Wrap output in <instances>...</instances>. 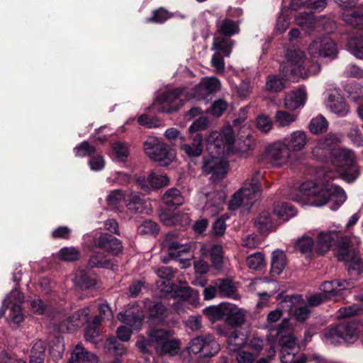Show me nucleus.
Wrapping results in <instances>:
<instances>
[{
  "label": "nucleus",
  "mask_w": 363,
  "mask_h": 363,
  "mask_svg": "<svg viewBox=\"0 0 363 363\" xmlns=\"http://www.w3.org/2000/svg\"><path fill=\"white\" fill-rule=\"evenodd\" d=\"M328 127V123L323 116H318L313 118L309 125L308 128L313 134H320L325 132Z\"/></svg>",
  "instance_id": "de8ad7c7"
},
{
  "label": "nucleus",
  "mask_w": 363,
  "mask_h": 363,
  "mask_svg": "<svg viewBox=\"0 0 363 363\" xmlns=\"http://www.w3.org/2000/svg\"><path fill=\"white\" fill-rule=\"evenodd\" d=\"M96 356L86 350L82 344H77L73 349L69 363H97Z\"/></svg>",
  "instance_id": "a878e982"
},
{
  "label": "nucleus",
  "mask_w": 363,
  "mask_h": 363,
  "mask_svg": "<svg viewBox=\"0 0 363 363\" xmlns=\"http://www.w3.org/2000/svg\"><path fill=\"white\" fill-rule=\"evenodd\" d=\"M296 114L282 110L277 111L274 116L275 122L280 127L289 126L296 121Z\"/></svg>",
  "instance_id": "a18cd8bd"
},
{
  "label": "nucleus",
  "mask_w": 363,
  "mask_h": 363,
  "mask_svg": "<svg viewBox=\"0 0 363 363\" xmlns=\"http://www.w3.org/2000/svg\"><path fill=\"white\" fill-rule=\"evenodd\" d=\"M150 342L155 345L157 350H159L160 346L169 337V333L162 329L151 330L148 333Z\"/></svg>",
  "instance_id": "49530a36"
},
{
  "label": "nucleus",
  "mask_w": 363,
  "mask_h": 363,
  "mask_svg": "<svg viewBox=\"0 0 363 363\" xmlns=\"http://www.w3.org/2000/svg\"><path fill=\"white\" fill-rule=\"evenodd\" d=\"M125 202L128 210L133 213H142L145 210L143 199L138 192L125 195Z\"/></svg>",
  "instance_id": "7c9ffc66"
},
{
  "label": "nucleus",
  "mask_w": 363,
  "mask_h": 363,
  "mask_svg": "<svg viewBox=\"0 0 363 363\" xmlns=\"http://www.w3.org/2000/svg\"><path fill=\"white\" fill-rule=\"evenodd\" d=\"M112 155L118 161H125L130 155L128 144L123 142H116L112 145Z\"/></svg>",
  "instance_id": "37998d69"
},
{
  "label": "nucleus",
  "mask_w": 363,
  "mask_h": 363,
  "mask_svg": "<svg viewBox=\"0 0 363 363\" xmlns=\"http://www.w3.org/2000/svg\"><path fill=\"white\" fill-rule=\"evenodd\" d=\"M46 347L45 342L37 340L30 351V362L43 363Z\"/></svg>",
  "instance_id": "a19ab883"
},
{
  "label": "nucleus",
  "mask_w": 363,
  "mask_h": 363,
  "mask_svg": "<svg viewBox=\"0 0 363 363\" xmlns=\"http://www.w3.org/2000/svg\"><path fill=\"white\" fill-rule=\"evenodd\" d=\"M255 227L261 232L272 230L274 228L272 218L268 211L262 212L255 220Z\"/></svg>",
  "instance_id": "58836bf2"
},
{
  "label": "nucleus",
  "mask_w": 363,
  "mask_h": 363,
  "mask_svg": "<svg viewBox=\"0 0 363 363\" xmlns=\"http://www.w3.org/2000/svg\"><path fill=\"white\" fill-rule=\"evenodd\" d=\"M308 52L311 56L335 59L337 55V47L335 41L328 36L316 38L309 45Z\"/></svg>",
  "instance_id": "6e6552de"
},
{
  "label": "nucleus",
  "mask_w": 363,
  "mask_h": 363,
  "mask_svg": "<svg viewBox=\"0 0 363 363\" xmlns=\"http://www.w3.org/2000/svg\"><path fill=\"white\" fill-rule=\"evenodd\" d=\"M347 136L354 145L357 147L363 146V134L357 125H352L347 132Z\"/></svg>",
  "instance_id": "13d9d810"
},
{
  "label": "nucleus",
  "mask_w": 363,
  "mask_h": 363,
  "mask_svg": "<svg viewBox=\"0 0 363 363\" xmlns=\"http://www.w3.org/2000/svg\"><path fill=\"white\" fill-rule=\"evenodd\" d=\"M228 303H222L218 306H211L203 309V314L211 321L215 322L226 317Z\"/></svg>",
  "instance_id": "2f4dec72"
},
{
  "label": "nucleus",
  "mask_w": 363,
  "mask_h": 363,
  "mask_svg": "<svg viewBox=\"0 0 363 363\" xmlns=\"http://www.w3.org/2000/svg\"><path fill=\"white\" fill-rule=\"evenodd\" d=\"M138 230L141 234H155L159 231L157 223L148 220H145L139 227Z\"/></svg>",
  "instance_id": "774afa93"
},
{
  "label": "nucleus",
  "mask_w": 363,
  "mask_h": 363,
  "mask_svg": "<svg viewBox=\"0 0 363 363\" xmlns=\"http://www.w3.org/2000/svg\"><path fill=\"white\" fill-rule=\"evenodd\" d=\"M181 245L177 240V238L172 233L166 235L163 242L162 248L165 250L169 256L171 255H177L176 250Z\"/></svg>",
  "instance_id": "864d4df0"
},
{
  "label": "nucleus",
  "mask_w": 363,
  "mask_h": 363,
  "mask_svg": "<svg viewBox=\"0 0 363 363\" xmlns=\"http://www.w3.org/2000/svg\"><path fill=\"white\" fill-rule=\"evenodd\" d=\"M94 245L115 255L119 254L123 250L121 241L118 238L107 233L101 234L94 241Z\"/></svg>",
  "instance_id": "aec40b11"
},
{
  "label": "nucleus",
  "mask_w": 363,
  "mask_h": 363,
  "mask_svg": "<svg viewBox=\"0 0 363 363\" xmlns=\"http://www.w3.org/2000/svg\"><path fill=\"white\" fill-rule=\"evenodd\" d=\"M279 343L281 346L280 357L291 353L296 354L298 351L296 340L292 335H281Z\"/></svg>",
  "instance_id": "c9c22d12"
},
{
  "label": "nucleus",
  "mask_w": 363,
  "mask_h": 363,
  "mask_svg": "<svg viewBox=\"0 0 363 363\" xmlns=\"http://www.w3.org/2000/svg\"><path fill=\"white\" fill-rule=\"evenodd\" d=\"M162 201L168 206H180L184 202L180 191L176 188L167 190L162 196Z\"/></svg>",
  "instance_id": "4c0bfd02"
},
{
  "label": "nucleus",
  "mask_w": 363,
  "mask_h": 363,
  "mask_svg": "<svg viewBox=\"0 0 363 363\" xmlns=\"http://www.w3.org/2000/svg\"><path fill=\"white\" fill-rule=\"evenodd\" d=\"M324 341L327 344L339 345L343 343L342 336L339 333L338 325L334 328H328L324 332Z\"/></svg>",
  "instance_id": "09e8293b"
},
{
  "label": "nucleus",
  "mask_w": 363,
  "mask_h": 363,
  "mask_svg": "<svg viewBox=\"0 0 363 363\" xmlns=\"http://www.w3.org/2000/svg\"><path fill=\"white\" fill-rule=\"evenodd\" d=\"M76 284L82 289H89L94 287L96 279L90 275L79 272L75 277Z\"/></svg>",
  "instance_id": "3c124183"
},
{
  "label": "nucleus",
  "mask_w": 363,
  "mask_h": 363,
  "mask_svg": "<svg viewBox=\"0 0 363 363\" xmlns=\"http://www.w3.org/2000/svg\"><path fill=\"white\" fill-rule=\"evenodd\" d=\"M105 347L110 352L116 355H122L125 351L123 345L120 343L115 337H109L106 340Z\"/></svg>",
  "instance_id": "bf43d9fd"
},
{
  "label": "nucleus",
  "mask_w": 363,
  "mask_h": 363,
  "mask_svg": "<svg viewBox=\"0 0 363 363\" xmlns=\"http://www.w3.org/2000/svg\"><path fill=\"white\" fill-rule=\"evenodd\" d=\"M216 32L215 34L231 38L240 32L238 21H233L228 17H220L216 23Z\"/></svg>",
  "instance_id": "4be33fe9"
},
{
  "label": "nucleus",
  "mask_w": 363,
  "mask_h": 363,
  "mask_svg": "<svg viewBox=\"0 0 363 363\" xmlns=\"http://www.w3.org/2000/svg\"><path fill=\"white\" fill-rule=\"evenodd\" d=\"M217 331L219 335L226 337L228 349L232 352H238L246 343V336L237 330L228 332L225 328L219 327Z\"/></svg>",
  "instance_id": "a211bd4d"
},
{
  "label": "nucleus",
  "mask_w": 363,
  "mask_h": 363,
  "mask_svg": "<svg viewBox=\"0 0 363 363\" xmlns=\"http://www.w3.org/2000/svg\"><path fill=\"white\" fill-rule=\"evenodd\" d=\"M190 354H199L204 357H211L219 350V345L212 335L199 336L191 340L188 347Z\"/></svg>",
  "instance_id": "1a4fd4ad"
},
{
  "label": "nucleus",
  "mask_w": 363,
  "mask_h": 363,
  "mask_svg": "<svg viewBox=\"0 0 363 363\" xmlns=\"http://www.w3.org/2000/svg\"><path fill=\"white\" fill-rule=\"evenodd\" d=\"M307 99L306 91L304 87H298L296 90L291 91L286 94L284 98V108L294 111L303 106Z\"/></svg>",
  "instance_id": "6ab92c4d"
},
{
  "label": "nucleus",
  "mask_w": 363,
  "mask_h": 363,
  "mask_svg": "<svg viewBox=\"0 0 363 363\" xmlns=\"http://www.w3.org/2000/svg\"><path fill=\"white\" fill-rule=\"evenodd\" d=\"M295 250L301 253L306 258H311L315 251L314 240L308 235H304L296 240L294 245Z\"/></svg>",
  "instance_id": "c756f323"
},
{
  "label": "nucleus",
  "mask_w": 363,
  "mask_h": 363,
  "mask_svg": "<svg viewBox=\"0 0 363 363\" xmlns=\"http://www.w3.org/2000/svg\"><path fill=\"white\" fill-rule=\"evenodd\" d=\"M301 196L315 206H321L329 201H333L337 208L346 200L345 191L337 185L327 182L323 185L312 181L304 182L301 186Z\"/></svg>",
  "instance_id": "f257e3e1"
},
{
  "label": "nucleus",
  "mask_w": 363,
  "mask_h": 363,
  "mask_svg": "<svg viewBox=\"0 0 363 363\" xmlns=\"http://www.w3.org/2000/svg\"><path fill=\"white\" fill-rule=\"evenodd\" d=\"M274 213L279 218L285 221L289 220L291 217L294 216L296 211L294 207L289 204L281 203L275 206Z\"/></svg>",
  "instance_id": "79ce46f5"
},
{
  "label": "nucleus",
  "mask_w": 363,
  "mask_h": 363,
  "mask_svg": "<svg viewBox=\"0 0 363 363\" xmlns=\"http://www.w3.org/2000/svg\"><path fill=\"white\" fill-rule=\"evenodd\" d=\"M148 311L151 318H157L160 320L168 315V309L160 302L150 305Z\"/></svg>",
  "instance_id": "603ef678"
},
{
  "label": "nucleus",
  "mask_w": 363,
  "mask_h": 363,
  "mask_svg": "<svg viewBox=\"0 0 363 363\" xmlns=\"http://www.w3.org/2000/svg\"><path fill=\"white\" fill-rule=\"evenodd\" d=\"M125 196L121 190H113L111 191L106 197L108 205L113 208H118L119 204L124 201Z\"/></svg>",
  "instance_id": "680f3d73"
},
{
  "label": "nucleus",
  "mask_w": 363,
  "mask_h": 363,
  "mask_svg": "<svg viewBox=\"0 0 363 363\" xmlns=\"http://www.w3.org/2000/svg\"><path fill=\"white\" fill-rule=\"evenodd\" d=\"M216 285L218 287V294L219 296L233 299L238 298L235 286L231 280L218 279L216 281Z\"/></svg>",
  "instance_id": "72a5a7b5"
},
{
  "label": "nucleus",
  "mask_w": 363,
  "mask_h": 363,
  "mask_svg": "<svg viewBox=\"0 0 363 363\" xmlns=\"http://www.w3.org/2000/svg\"><path fill=\"white\" fill-rule=\"evenodd\" d=\"M273 123L272 118L267 115L262 114L257 116V127L263 133H268L272 128Z\"/></svg>",
  "instance_id": "69168bd1"
},
{
  "label": "nucleus",
  "mask_w": 363,
  "mask_h": 363,
  "mask_svg": "<svg viewBox=\"0 0 363 363\" xmlns=\"http://www.w3.org/2000/svg\"><path fill=\"white\" fill-rule=\"evenodd\" d=\"M326 104L330 111L339 117H345L350 112L348 105L344 98L339 94H328Z\"/></svg>",
  "instance_id": "393cba45"
},
{
  "label": "nucleus",
  "mask_w": 363,
  "mask_h": 363,
  "mask_svg": "<svg viewBox=\"0 0 363 363\" xmlns=\"http://www.w3.org/2000/svg\"><path fill=\"white\" fill-rule=\"evenodd\" d=\"M286 264V257L283 251L273 252L272 257L271 274L272 276L279 275Z\"/></svg>",
  "instance_id": "f704fd0d"
},
{
  "label": "nucleus",
  "mask_w": 363,
  "mask_h": 363,
  "mask_svg": "<svg viewBox=\"0 0 363 363\" xmlns=\"http://www.w3.org/2000/svg\"><path fill=\"white\" fill-rule=\"evenodd\" d=\"M174 294L175 297L179 298L183 301L189 299L191 296L196 299H199V297L198 291L192 290L189 286L178 288L174 291Z\"/></svg>",
  "instance_id": "0e129e2a"
},
{
  "label": "nucleus",
  "mask_w": 363,
  "mask_h": 363,
  "mask_svg": "<svg viewBox=\"0 0 363 363\" xmlns=\"http://www.w3.org/2000/svg\"><path fill=\"white\" fill-rule=\"evenodd\" d=\"M279 70L285 77L295 82L308 75L318 74L320 65L317 62L306 61L303 52L294 50L288 52L287 60L281 64Z\"/></svg>",
  "instance_id": "f03ea898"
},
{
  "label": "nucleus",
  "mask_w": 363,
  "mask_h": 363,
  "mask_svg": "<svg viewBox=\"0 0 363 363\" xmlns=\"http://www.w3.org/2000/svg\"><path fill=\"white\" fill-rule=\"evenodd\" d=\"M307 135L304 131L296 130L284 138L283 142L291 153L303 150L307 144Z\"/></svg>",
  "instance_id": "412c9836"
},
{
  "label": "nucleus",
  "mask_w": 363,
  "mask_h": 363,
  "mask_svg": "<svg viewBox=\"0 0 363 363\" xmlns=\"http://www.w3.org/2000/svg\"><path fill=\"white\" fill-rule=\"evenodd\" d=\"M95 151V147L91 145L87 141L79 143L74 148L75 156L79 157L91 156L94 154Z\"/></svg>",
  "instance_id": "6e6d98bb"
},
{
  "label": "nucleus",
  "mask_w": 363,
  "mask_h": 363,
  "mask_svg": "<svg viewBox=\"0 0 363 363\" xmlns=\"http://www.w3.org/2000/svg\"><path fill=\"white\" fill-rule=\"evenodd\" d=\"M226 313L227 323L231 326H241L246 321L247 312L237 306L228 303Z\"/></svg>",
  "instance_id": "cd10ccee"
},
{
  "label": "nucleus",
  "mask_w": 363,
  "mask_h": 363,
  "mask_svg": "<svg viewBox=\"0 0 363 363\" xmlns=\"http://www.w3.org/2000/svg\"><path fill=\"white\" fill-rule=\"evenodd\" d=\"M354 151L349 149H337L333 152V164L339 167L342 178L347 182H354L359 176Z\"/></svg>",
  "instance_id": "20e7f679"
},
{
  "label": "nucleus",
  "mask_w": 363,
  "mask_h": 363,
  "mask_svg": "<svg viewBox=\"0 0 363 363\" xmlns=\"http://www.w3.org/2000/svg\"><path fill=\"white\" fill-rule=\"evenodd\" d=\"M179 342L174 340H171L169 337L162 343L160 347L158 352L166 353L173 355L178 352Z\"/></svg>",
  "instance_id": "e2e57ef3"
},
{
  "label": "nucleus",
  "mask_w": 363,
  "mask_h": 363,
  "mask_svg": "<svg viewBox=\"0 0 363 363\" xmlns=\"http://www.w3.org/2000/svg\"><path fill=\"white\" fill-rule=\"evenodd\" d=\"M182 105V89H180L162 93L154 102V106L158 111L166 113L177 111Z\"/></svg>",
  "instance_id": "0eeeda50"
},
{
  "label": "nucleus",
  "mask_w": 363,
  "mask_h": 363,
  "mask_svg": "<svg viewBox=\"0 0 363 363\" xmlns=\"http://www.w3.org/2000/svg\"><path fill=\"white\" fill-rule=\"evenodd\" d=\"M342 20L348 26L358 29L363 28V6H357L350 13H344Z\"/></svg>",
  "instance_id": "c85d7f7f"
},
{
  "label": "nucleus",
  "mask_w": 363,
  "mask_h": 363,
  "mask_svg": "<svg viewBox=\"0 0 363 363\" xmlns=\"http://www.w3.org/2000/svg\"><path fill=\"white\" fill-rule=\"evenodd\" d=\"M228 164L220 157L209 156L205 157L203 164V170L206 174H211L213 182H217L223 179L227 174Z\"/></svg>",
  "instance_id": "f8f14e48"
},
{
  "label": "nucleus",
  "mask_w": 363,
  "mask_h": 363,
  "mask_svg": "<svg viewBox=\"0 0 363 363\" xmlns=\"http://www.w3.org/2000/svg\"><path fill=\"white\" fill-rule=\"evenodd\" d=\"M58 257L63 261L72 262L79 257V252L73 247H63L59 251Z\"/></svg>",
  "instance_id": "4d7b16f0"
},
{
  "label": "nucleus",
  "mask_w": 363,
  "mask_h": 363,
  "mask_svg": "<svg viewBox=\"0 0 363 363\" xmlns=\"http://www.w3.org/2000/svg\"><path fill=\"white\" fill-rule=\"evenodd\" d=\"M234 45V41L228 37L214 34L211 50L216 52L229 57Z\"/></svg>",
  "instance_id": "bb28decb"
},
{
  "label": "nucleus",
  "mask_w": 363,
  "mask_h": 363,
  "mask_svg": "<svg viewBox=\"0 0 363 363\" xmlns=\"http://www.w3.org/2000/svg\"><path fill=\"white\" fill-rule=\"evenodd\" d=\"M260 177L259 172H255L252 178L245 181L242 187L239 189V191L245 197L246 207L251 206L259 197L261 191Z\"/></svg>",
  "instance_id": "2eb2a0df"
},
{
  "label": "nucleus",
  "mask_w": 363,
  "mask_h": 363,
  "mask_svg": "<svg viewBox=\"0 0 363 363\" xmlns=\"http://www.w3.org/2000/svg\"><path fill=\"white\" fill-rule=\"evenodd\" d=\"M350 52L357 58L363 59V37L351 38L347 43Z\"/></svg>",
  "instance_id": "8fccbe9b"
},
{
  "label": "nucleus",
  "mask_w": 363,
  "mask_h": 363,
  "mask_svg": "<svg viewBox=\"0 0 363 363\" xmlns=\"http://www.w3.org/2000/svg\"><path fill=\"white\" fill-rule=\"evenodd\" d=\"M107 181L112 184H118L120 185H126L130 182V177L128 174L116 172L107 179Z\"/></svg>",
  "instance_id": "338daca9"
},
{
  "label": "nucleus",
  "mask_w": 363,
  "mask_h": 363,
  "mask_svg": "<svg viewBox=\"0 0 363 363\" xmlns=\"http://www.w3.org/2000/svg\"><path fill=\"white\" fill-rule=\"evenodd\" d=\"M23 301V294L16 289L12 290L3 301L0 317L5 313L7 308L11 307L10 317L11 323L17 326L19 325L24 320L25 318L21 307Z\"/></svg>",
  "instance_id": "423d86ee"
},
{
  "label": "nucleus",
  "mask_w": 363,
  "mask_h": 363,
  "mask_svg": "<svg viewBox=\"0 0 363 363\" xmlns=\"http://www.w3.org/2000/svg\"><path fill=\"white\" fill-rule=\"evenodd\" d=\"M341 135L330 133L316 141L315 146L312 149V153L314 157L320 160L337 146L341 143Z\"/></svg>",
  "instance_id": "4468645a"
},
{
  "label": "nucleus",
  "mask_w": 363,
  "mask_h": 363,
  "mask_svg": "<svg viewBox=\"0 0 363 363\" xmlns=\"http://www.w3.org/2000/svg\"><path fill=\"white\" fill-rule=\"evenodd\" d=\"M286 88L284 78L277 74H269L266 78L265 90L271 93H279Z\"/></svg>",
  "instance_id": "e433bc0d"
},
{
  "label": "nucleus",
  "mask_w": 363,
  "mask_h": 363,
  "mask_svg": "<svg viewBox=\"0 0 363 363\" xmlns=\"http://www.w3.org/2000/svg\"><path fill=\"white\" fill-rule=\"evenodd\" d=\"M340 231L328 230L326 232H320L318 235L317 243L315 252L319 255H325L333 246L339 244L338 250L342 247H347L351 240L342 241Z\"/></svg>",
  "instance_id": "9d476101"
},
{
  "label": "nucleus",
  "mask_w": 363,
  "mask_h": 363,
  "mask_svg": "<svg viewBox=\"0 0 363 363\" xmlns=\"http://www.w3.org/2000/svg\"><path fill=\"white\" fill-rule=\"evenodd\" d=\"M291 153L284 143L277 141L265 148L266 158L276 167H281L289 162Z\"/></svg>",
  "instance_id": "9b49d317"
},
{
  "label": "nucleus",
  "mask_w": 363,
  "mask_h": 363,
  "mask_svg": "<svg viewBox=\"0 0 363 363\" xmlns=\"http://www.w3.org/2000/svg\"><path fill=\"white\" fill-rule=\"evenodd\" d=\"M89 264L91 267H101L111 269H113L116 266L111 259H108L106 256L101 253L92 255L89 260Z\"/></svg>",
  "instance_id": "ea45409f"
},
{
  "label": "nucleus",
  "mask_w": 363,
  "mask_h": 363,
  "mask_svg": "<svg viewBox=\"0 0 363 363\" xmlns=\"http://www.w3.org/2000/svg\"><path fill=\"white\" fill-rule=\"evenodd\" d=\"M143 150L148 158L159 163L160 166H168L175 159L174 150L161 138L150 136L143 143Z\"/></svg>",
  "instance_id": "7ed1b4c3"
},
{
  "label": "nucleus",
  "mask_w": 363,
  "mask_h": 363,
  "mask_svg": "<svg viewBox=\"0 0 363 363\" xmlns=\"http://www.w3.org/2000/svg\"><path fill=\"white\" fill-rule=\"evenodd\" d=\"M339 333L342 336L344 342L351 344L357 339V328L354 323H342L338 325Z\"/></svg>",
  "instance_id": "473e14b6"
},
{
  "label": "nucleus",
  "mask_w": 363,
  "mask_h": 363,
  "mask_svg": "<svg viewBox=\"0 0 363 363\" xmlns=\"http://www.w3.org/2000/svg\"><path fill=\"white\" fill-rule=\"evenodd\" d=\"M350 243L351 244H347V247H341L337 252L336 257L339 261L346 262L348 273L351 277H357L363 272V262L355 249V245H359L360 240L357 237H354Z\"/></svg>",
  "instance_id": "39448f33"
},
{
  "label": "nucleus",
  "mask_w": 363,
  "mask_h": 363,
  "mask_svg": "<svg viewBox=\"0 0 363 363\" xmlns=\"http://www.w3.org/2000/svg\"><path fill=\"white\" fill-rule=\"evenodd\" d=\"M246 263L250 269L256 271L262 270L266 266L264 255L261 252H255L249 255L247 257Z\"/></svg>",
  "instance_id": "c03bdc74"
},
{
  "label": "nucleus",
  "mask_w": 363,
  "mask_h": 363,
  "mask_svg": "<svg viewBox=\"0 0 363 363\" xmlns=\"http://www.w3.org/2000/svg\"><path fill=\"white\" fill-rule=\"evenodd\" d=\"M352 287L353 284L350 281L344 279L325 281L320 285V289L322 294L329 299L337 294L338 291L349 289Z\"/></svg>",
  "instance_id": "5701e85b"
},
{
  "label": "nucleus",
  "mask_w": 363,
  "mask_h": 363,
  "mask_svg": "<svg viewBox=\"0 0 363 363\" xmlns=\"http://www.w3.org/2000/svg\"><path fill=\"white\" fill-rule=\"evenodd\" d=\"M199 89H203L208 93H214L220 90V82L216 77L205 78L200 83Z\"/></svg>",
  "instance_id": "5fc2aeb1"
},
{
  "label": "nucleus",
  "mask_w": 363,
  "mask_h": 363,
  "mask_svg": "<svg viewBox=\"0 0 363 363\" xmlns=\"http://www.w3.org/2000/svg\"><path fill=\"white\" fill-rule=\"evenodd\" d=\"M212 264L213 267L220 269L223 265V247L220 245H214L210 252Z\"/></svg>",
  "instance_id": "052dcab7"
},
{
  "label": "nucleus",
  "mask_w": 363,
  "mask_h": 363,
  "mask_svg": "<svg viewBox=\"0 0 363 363\" xmlns=\"http://www.w3.org/2000/svg\"><path fill=\"white\" fill-rule=\"evenodd\" d=\"M210 139L214 140V145L223 152L226 149L230 150L235 142V137L233 130L230 128L223 130L220 133L217 132L212 133L210 135Z\"/></svg>",
  "instance_id": "b1692460"
},
{
  "label": "nucleus",
  "mask_w": 363,
  "mask_h": 363,
  "mask_svg": "<svg viewBox=\"0 0 363 363\" xmlns=\"http://www.w3.org/2000/svg\"><path fill=\"white\" fill-rule=\"evenodd\" d=\"M136 183L142 190L149 192L152 189H159L167 186L169 184V179L164 174L151 172L147 179L145 177H138Z\"/></svg>",
  "instance_id": "f3484780"
},
{
  "label": "nucleus",
  "mask_w": 363,
  "mask_h": 363,
  "mask_svg": "<svg viewBox=\"0 0 363 363\" xmlns=\"http://www.w3.org/2000/svg\"><path fill=\"white\" fill-rule=\"evenodd\" d=\"M180 150L189 159L193 160L200 157L203 153V135L201 133L190 135L187 140L184 136L179 137Z\"/></svg>",
  "instance_id": "ddd939ff"
},
{
  "label": "nucleus",
  "mask_w": 363,
  "mask_h": 363,
  "mask_svg": "<svg viewBox=\"0 0 363 363\" xmlns=\"http://www.w3.org/2000/svg\"><path fill=\"white\" fill-rule=\"evenodd\" d=\"M118 318L131 328L138 330L142 325L143 313L138 305H129L123 312L118 314Z\"/></svg>",
  "instance_id": "dca6fc26"
}]
</instances>
